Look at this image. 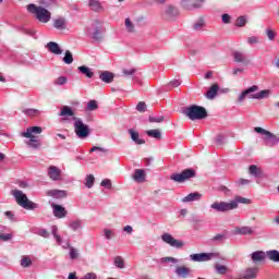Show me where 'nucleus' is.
Instances as JSON below:
<instances>
[{"label": "nucleus", "instance_id": "nucleus-25", "mask_svg": "<svg viewBox=\"0 0 279 279\" xmlns=\"http://www.w3.org/2000/svg\"><path fill=\"white\" fill-rule=\"evenodd\" d=\"M248 172L255 178H263V169L258 168L256 165L250 166Z\"/></svg>", "mask_w": 279, "mask_h": 279}, {"label": "nucleus", "instance_id": "nucleus-62", "mask_svg": "<svg viewBox=\"0 0 279 279\" xmlns=\"http://www.w3.org/2000/svg\"><path fill=\"white\" fill-rule=\"evenodd\" d=\"M123 230L124 232H126V234H132L134 232V229L132 228V226H125Z\"/></svg>", "mask_w": 279, "mask_h": 279}, {"label": "nucleus", "instance_id": "nucleus-43", "mask_svg": "<svg viewBox=\"0 0 279 279\" xmlns=\"http://www.w3.org/2000/svg\"><path fill=\"white\" fill-rule=\"evenodd\" d=\"M41 5L48 10H51V8H56V0H45L41 2Z\"/></svg>", "mask_w": 279, "mask_h": 279}, {"label": "nucleus", "instance_id": "nucleus-19", "mask_svg": "<svg viewBox=\"0 0 279 279\" xmlns=\"http://www.w3.org/2000/svg\"><path fill=\"white\" fill-rule=\"evenodd\" d=\"M128 132L133 143H135L136 145H145V140L141 138V135L138 134V132L134 131V129H130Z\"/></svg>", "mask_w": 279, "mask_h": 279}, {"label": "nucleus", "instance_id": "nucleus-54", "mask_svg": "<svg viewBox=\"0 0 279 279\" xmlns=\"http://www.w3.org/2000/svg\"><path fill=\"white\" fill-rule=\"evenodd\" d=\"M204 27V20H198L195 24H194V29L196 32H199V29H202Z\"/></svg>", "mask_w": 279, "mask_h": 279}, {"label": "nucleus", "instance_id": "nucleus-50", "mask_svg": "<svg viewBox=\"0 0 279 279\" xmlns=\"http://www.w3.org/2000/svg\"><path fill=\"white\" fill-rule=\"evenodd\" d=\"M22 267H31L32 259L29 257H24L21 259Z\"/></svg>", "mask_w": 279, "mask_h": 279}, {"label": "nucleus", "instance_id": "nucleus-55", "mask_svg": "<svg viewBox=\"0 0 279 279\" xmlns=\"http://www.w3.org/2000/svg\"><path fill=\"white\" fill-rule=\"evenodd\" d=\"M104 232H105V236H106V239H108V241H110V239H112L114 236V232H112V230L105 229Z\"/></svg>", "mask_w": 279, "mask_h": 279}, {"label": "nucleus", "instance_id": "nucleus-11", "mask_svg": "<svg viewBox=\"0 0 279 279\" xmlns=\"http://www.w3.org/2000/svg\"><path fill=\"white\" fill-rule=\"evenodd\" d=\"M34 134H43V128L40 126H31L26 129V132L21 133L23 138L36 137Z\"/></svg>", "mask_w": 279, "mask_h": 279}, {"label": "nucleus", "instance_id": "nucleus-24", "mask_svg": "<svg viewBox=\"0 0 279 279\" xmlns=\"http://www.w3.org/2000/svg\"><path fill=\"white\" fill-rule=\"evenodd\" d=\"M124 27L129 34H136V26L130 17H126L124 21Z\"/></svg>", "mask_w": 279, "mask_h": 279}, {"label": "nucleus", "instance_id": "nucleus-34", "mask_svg": "<svg viewBox=\"0 0 279 279\" xmlns=\"http://www.w3.org/2000/svg\"><path fill=\"white\" fill-rule=\"evenodd\" d=\"M29 141L26 143L28 147H33V149H38L40 147V141L36 137H27Z\"/></svg>", "mask_w": 279, "mask_h": 279}, {"label": "nucleus", "instance_id": "nucleus-52", "mask_svg": "<svg viewBox=\"0 0 279 279\" xmlns=\"http://www.w3.org/2000/svg\"><path fill=\"white\" fill-rule=\"evenodd\" d=\"M162 121H165V117H159V118H156V117H149V122L150 123H162Z\"/></svg>", "mask_w": 279, "mask_h": 279}, {"label": "nucleus", "instance_id": "nucleus-46", "mask_svg": "<svg viewBox=\"0 0 279 279\" xmlns=\"http://www.w3.org/2000/svg\"><path fill=\"white\" fill-rule=\"evenodd\" d=\"M247 23V20L245 16H240L236 19L235 25L236 27H245V24Z\"/></svg>", "mask_w": 279, "mask_h": 279}, {"label": "nucleus", "instance_id": "nucleus-45", "mask_svg": "<svg viewBox=\"0 0 279 279\" xmlns=\"http://www.w3.org/2000/svg\"><path fill=\"white\" fill-rule=\"evenodd\" d=\"M52 235L57 240L58 245H62V238L58 234V227L52 228Z\"/></svg>", "mask_w": 279, "mask_h": 279}, {"label": "nucleus", "instance_id": "nucleus-10", "mask_svg": "<svg viewBox=\"0 0 279 279\" xmlns=\"http://www.w3.org/2000/svg\"><path fill=\"white\" fill-rule=\"evenodd\" d=\"M216 256L215 253H196L190 255V258L194 263H206L207 260H213Z\"/></svg>", "mask_w": 279, "mask_h": 279}, {"label": "nucleus", "instance_id": "nucleus-15", "mask_svg": "<svg viewBox=\"0 0 279 279\" xmlns=\"http://www.w3.org/2000/svg\"><path fill=\"white\" fill-rule=\"evenodd\" d=\"M265 252L263 251H256L251 254V259L254 263V265H260L263 260H265Z\"/></svg>", "mask_w": 279, "mask_h": 279}, {"label": "nucleus", "instance_id": "nucleus-16", "mask_svg": "<svg viewBox=\"0 0 279 279\" xmlns=\"http://www.w3.org/2000/svg\"><path fill=\"white\" fill-rule=\"evenodd\" d=\"M92 27L95 29L93 33L94 40H101V23H99V21H95L92 24Z\"/></svg>", "mask_w": 279, "mask_h": 279}, {"label": "nucleus", "instance_id": "nucleus-27", "mask_svg": "<svg viewBox=\"0 0 279 279\" xmlns=\"http://www.w3.org/2000/svg\"><path fill=\"white\" fill-rule=\"evenodd\" d=\"M146 134L150 138H156L157 141H160V138H162V133L158 129L148 130L146 131Z\"/></svg>", "mask_w": 279, "mask_h": 279}, {"label": "nucleus", "instance_id": "nucleus-30", "mask_svg": "<svg viewBox=\"0 0 279 279\" xmlns=\"http://www.w3.org/2000/svg\"><path fill=\"white\" fill-rule=\"evenodd\" d=\"M53 27H56V29H66V20H64V17L54 20Z\"/></svg>", "mask_w": 279, "mask_h": 279}, {"label": "nucleus", "instance_id": "nucleus-63", "mask_svg": "<svg viewBox=\"0 0 279 279\" xmlns=\"http://www.w3.org/2000/svg\"><path fill=\"white\" fill-rule=\"evenodd\" d=\"M39 236H43L44 239H49V231L47 230L39 231Z\"/></svg>", "mask_w": 279, "mask_h": 279}, {"label": "nucleus", "instance_id": "nucleus-44", "mask_svg": "<svg viewBox=\"0 0 279 279\" xmlns=\"http://www.w3.org/2000/svg\"><path fill=\"white\" fill-rule=\"evenodd\" d=\"M70 258L72 260H75L77 258H80V253L77 252V250L73 246H70Z\"/></svg>", "mask_w": 279, "mask_h": 279}, {"label": "nucleus", "instance_id": "nucleus-4", "mask_svg": "<svg viewBox=\"0 0 279 279\" xmlns=\"http://www.w3.org/2000/svg\"><path fill=\"white\" fill-rule=\"evenodd\" d=\"M11 195H13V197H15V202L22 208H25L26 210H34L36 208V203L29 201V198H27V195H25V193H23V191L12 190Z\"/></svg>", "mask_w": 279, "mask_h": 279}, {"label": "nucleus", "instance_id": "nucleus-35", "mask_svg": "<svg viewBox=\"0 0 279 279\" xmlns=\"http://www.w3.org/2000/svg\"><path fill=\"white\" fill-rule=\"evenodd\" d=\"M113 263H114L116 267H118V269L125 268V260H123V257H121V256H116Z\"/></svg>", "mask_w": 279, "mask_h": 279}, {"label": "nucleus", "instance_id": "nucleus-1", "mask_svg": "<svg viewBox=\"0 0 279 279\" xmlns=\"http://www.w3.org/2000/svg\"><path fill=\"white\" fill-rule=\"evenodd\" d=\"M27 11L31 14H34L35 19H37L39 23H49V21H51V12H49V10H47L44 7H38L36 4H28Z\"/></svg>", "mask_w": 279, "mask_h": 279}, {"label": "nucleus", "instance_id": "nucleus-36", "mask_svg": "<svg viewBox=\"0 0 279 279\" xmlns=\"http://www.w3.org/2000/svg\"><path fill=\"white\" fill-rule=\"evenodd\" d=\"M78 71H81L83 75H86V77H93L95 75V73L90 71L88 66L85 65L78 66Z\"/></svg>", "mask_w": 279, "mask_h": 279}, {"label": "nucleus", "instance_id": "nucleus-64", "mask_svg": "<svg viewBox=\"0 0 279 279\" xmlns=\"http://www.w3.org/2000/svg\"><path fill=\"white\" fill-rule=\"evenodd\" d=\"M230 21H231V17H230V15L229 14H223L222 15V23H230Z\"/></svg>", "mask_w": 279, "mask_h": 279}, {"label": "nucleus", "instance_id": "nucleus-23", "mask_svg": "<svg viewBox=\"0 0 279 279\" xmlns=\"http://www.w3.org/2000/svg\"><path fill=\"white\" fill-rule=\"evenodd\" d=\"M88 7L93 12H104V5H101L99 0H89Z\"/></svg>", "mask_w": 279, "mask_h": 279}, {"label": "nucleus", "instance_id": "nucleus-49", "mask_svg": "<svg viewBox=\"0 0 279 279\" xmlns=\"http://www.w3.org/2000/svg\"><path fill=\"white\" fill-rule=\"evenodd\" d=\"M138 112H145L147 110V105L143 101H140L136 106Z\"/></svg>", "mask_w": 279, "mask_h": 279}, {"label": "nucleus", "instance_id": "nucleus-47", "mask_svg": "<svg viewBox=\"0 0 279 279\" xmlns=\"http://www.w3.org/2000/svg\"><path fill=\"white\" fill-rule=\"evenodd\" d=\"M215 267H216L217 274L223 275V274L228 272V267H226L223 265L217 264Z\"/></svg>", "mask_w": 279, "mask_h": 279}, {"label": "nucleus", "instance_id": "nucleus-5", "mask_svg": "<svg viewBox=\"0 0 279 279\" xmlns=\"http://www.w3.org/2000/svg\"><path fill=\"white\" fill-rule=\"evenodd\" d=\"M74 132L78 138H88L90 129L80 118H74Z\"/></svg>", "mask_w": 279, "mask_h": 279}, {"label": "nucleus", "instance_id": "nucleus-37", "mask_svg": "<svg viewBox=\"0 0 279 279\" xmlns=\"http://www.w3.org/2000/svg\"><path fill=\"white\" fill-rule=\"evenodd\" d=\"M22 112L27 117H38L40 114L38 109H23Z\"/></svg>", "mask_w": 279, "mask_h": 279}, {"label": "nucleus", "instance_id": "nucleus-56", "mask_svg": "<svg viewBox=\"0 0 279 279\" xmlns=\"http://www.w3.org/2000/svg\"><path fill=\"white\" fill-rule=\"evenodd\" d=\"M100 185L106 186L107 189H112V182L109 179L102 180Z\"/></svg>", "mask_w": 279, "mask_h": 279}, {"label": "nucleus", "instance_id": "nucleus-12", "mask_svg": "<svg viewBox=\"0 0 279 279\" xmlns=\"http://www.w3.org/2000/svg\"><path fill=\"white\" fill-rule=\"evenodd\" d=\"M60 175H62V171L58 167L50 166L48 168V177L50 180L58 181L60 180Z\"/></svg>", "mask_w": 279, "mask_h": 279}, {"label": "nucleus", "instance_id": "nucleus-14", "mask_svg": "<svg viewBox=\"0 0 279 279\" xmlns=\"http://www.w3.org/2000/svg\"><path fill=\"white\" fill-rule=\"evenodd\" d=\"M53 215L58 219H64L66 217V209L62 205L52 204Z\"/></svg>", "mask_w": 279, "mask_h": 279}, {"label": "nucleus", "instance_id": "nucleus-21", "mask_svg": "<svg viewBox=\"0 0 279 279\" xmlns=\"http://www.w3.org/2000/svg\"><path fill=\"white\" fill-rule=\"evenodd\" d=\"M47 49L50 51V53H54V56L62 54V49H60V46L56 41L48 43Z\"/></svg>", "mask_w": 279, "mask_h": 279}, {"label": "nucleus", "instance_id": "nucleus-51", "mask_svg": "<svg viewBox=\"0 0 279 279\" xmlns=\"http://www.w3.org/2000/svg\"><path fill=\"white\" fill-rule=\"evenodd\" d=\"M70 228H72V230H80V228H82V221H80V220H76V221H74V222H72L71 225H70Z\"/></svg>", "mask_w": 279, "mask_h": 279}, {"label": "nucleus", "instance_id": "nucleus-39", "mask_svg": "<svg viewBox=\"0 0 279 279\" xmlns=\"http://www.w3.org/2000/svg\"><path fill=\"white\" fill-rule=\"evenodd\" d=\"M97 108H99V105L97 104V100H89L87 102L86 110H88L89 112H93V110H97Z\"/></svg>", "mask_w": 279, "mask_h": 279}, {"label": "nucleus", "instance_id": "nucleus-3", "mask_svg": "<svg viewBox=\"0 0 279 279\" xmlns=\"http://www.w3.org/2000/svg\"><path fill=\"white\" fill-rule=\"evenodd\" d=\"M185 114L191 121H202L208 117V111L202 106L193 105L185 109Z\"/></svg>", "mask_w": 279, "mask_h": 279}, {"label": "nucleus", "instance_id": "nucleus-18", "mask_svg": "<svg viewBox=\"0 0 279 279\" xmlns=\"http://www.w3.org/2000/svg\"><path fill=\"white\" fill-rule=\"evenodd\" d=\"M175 274L179 276V278H189L191 275V268L186 266H177Z\"/></svg>", "mask_w": 279, "mask_h": 279}, {"label": "nucleus", "instance_id": "nucleus-61", "mask_svg": "<svg viewBox=\"0 0 279 279\" xmlns=\"http://www.w3.org/2000/svg\"><path fill=\"white\" fill-rule=\"evenodd\" d=\"M247 43H248L250 45H256V44H258V38H257V37H254V36L248 37V38H247Z\"/></svg>", "mask_w": 279, "mask_h": 279}, {"label": "nucleus", "instance_id": "nucleus-33", "mask_svg": "<svg viewBox=\"0 0 279 279\" xmlns=\"http://www.w3.org/2000/svg\"><path fill=\"white\" fill-rule=\"evenodd\" d=\"M235 234H254V231L250 227H242V228H236L234 230Z\"/></svg>", "mask_w": 279, "mask_h": 279}, {"label": "nucleus", "instance_id": "nucleus-53", "mask_svg": "<svg viewBox=\"0 0 279 279\" xmlns=\"http://www.w3.org/2000/svg\"><path fill=\"white\" fill-rule=\"evenodd\" d=\"M160 263L165 264V263H178V258L174 257H162L160 259Z\"/></svg>", "mask_w": 279, "mask_h": 279}, {"label": "nucleus", "instance_id": "nucleus-7", "mask_svg": "<svg viewBox=\"0 0 279 279\" xmlns=\"http://www.w3.org/2000/svg\"><path fill=\"white\" fill-rule=\"evenodd\" d=\"M210 208H213L214 210H217L218 213H228L236 208V202H232V201H230L229 203L216 202L210 205Z\"/></svg>", "mask_w": 279, "mask_h": 279}, {"label": "nucleus", "instance_id": "nucleus-40", "mask_svg": "<svg viewBox=\"0 0 279 279\" xmlns=\"http://www.w3.org/2000/svg\"><path fill=\"white\" fill-rule=\"evenodd\" d=\"M63 62L65 64H73V53H71L69 50L65 51V56L63 58Z\"/></svg>", "mask_w": 279, "mask_h": 279}, {"label": "nucleus", "instance_id": "nucleus-20", "mask_svg": "<svg viewBox=\"0 0 279 279\" xmlns=\"http://www.w3.org/2000/svg\"><path fill=\"white\" fill-rule=\"evenodd\" d=\"M99 77L101 82H105V84H112V82H114V74L109 71H104L100 73Z\"/></svg>", "mask_w": 279, "mask_h": 279}, {"label": "nucleus", "instance_id": "nucleus-32", "mask_svg": "<svg viewBox=\"0 0 279 279\" xmlns=\"http://www.w3.org/2000/svg\"><path fill=\"white\" fill-rule=\"evenodd\" d=\"M73 114H75V112H73V109H71V107L63 106L61 112L59 113V117H73Z\"/></svg>", "mask_w": 279, "mask_h": 279}, {"label": "nucleus", "instance_id": "nucleus-6", "mask_svg": "<svg viewBox=\"0 0 279 279\" xmlns=\"http://www.w3.org/2000/svg\"><path fill=\"white\" fill-rule=\"evenodd\" d=\"M191 178H195V170L193 169H185L181 173H173L170 175V180L179 182L180 184L186 182V180H191Z\"/></svg>", "mask_w": 279, "mask_h": 279}, {"label": "nucleus", "instance_id": "nucleus-57", "mask_svg": "<svg viewBox=\"0 0 279 279\" xmlns=\"http://www.w3.org/2000/svg\"><path fill=\"white\" fill-rule=\"evenodd\" d=\"M266 34L270 40H276V32L274 29H267Z\"/></svg>", "mask_w": 279, "mask_h": 279}, {"label": "nucleus", "instance_id": "nucleus-8", "mask_svg": "<svg viewBox=\"0 0 279 279\" xmlns=\"http://www.w3.org/2000/svg\"><path fill=\"white\" fill-rule=\"evenodd\" d=\"M161 241L167 243V245H170V247H175L177 250L184 247V242L177 240L173 238V235H171V233H163L161 235Z\"/></svg>", "mask_w": 279, "mask_h": 279}, {"label": "nucleus", "instance_id": "nucleus-58", "mask_svg": "<svg viewBox=\"0 0 279 279\" xmlns=\"http://www.w3.org/2000/svg\"><path fill=\"white\" fill-rule=\"evenodd\" d=\"M12 239V233L3 234L0 232V241H10Z\"/></svg>", "mask_w": 279, "mask_h": 279}, {"label": "nucleus", "instance_id": "nucleus-9", "mask_svg": "<svg viewBox=\"0 0 279 279\" xmlns=\"http://www.w3.org/2000/svg\"><path fill=\"white\" fill-rule=\"evenodd\" d=\"M254 131L257 133V134H262L264 137V141H269L272 145H276L277 143H279V137L278 135L260 128V126H257L254 129Z\"/></svg>", "mask_w": 279, "mask_h": 279}, {"label": "nucleus", "instance_id": "nucleus-22", "mask_svg": "<svg viewBox=\"0 0 279 279\" xmlns=\"http://www.w3.org/2000/svg\"><path fill=\"white\" fill-rule=\"evenodd\" d=\"M217 93H219V85L213 84L209 90H207V93L205 94V97L207 99H214L215 97H217Z\"/></svg>", "mask_w": 279, "mask_h": 279}, {"label": "nucleus", "instance_id": "nucleus-2", "mask_svg": "<svg viewBox=\"0 0 279 279\" xmlns=\"http://www.w3.org/2000/svg\"><path fill=\"white\" fill-rule=\"evenodd\" d=\"M256 90H258L257 85H253L248 87L247 89L241 93V95L239 96V101H243V99H245L247 95H248V99H267V97H269V93H270L269 89H264V90H260L259 93H256ZM252 93H256V94H252Z\"/></svg>", "mask_w": 279, "mask_h": 279}, {"label": "nucleus", "instance_id": "nucleus-13", "mask_svg": "<svg viewBox=\"0 0 279 279\" xmlns=\"http://www.w3.org/2000/svg\"><path fill=\"white\" fill-rule=\"evenodd\" d=\"M233 60L234 62L244 64V66H247V64H250V59H247V57L240 51H234L233 52Z\"/></svg>", "mask_w": 279, "mask_h": 279}, {"label": "nucleus", "instance_id": "nucleus-17", "mask_svg": "<svg viewBox=\"0 0 279 279\" xmlns=\"http://www.w3.org/2000/svg\"><path fill=\"white\" fill-rule=\"evenodd\" d=\"M48 197H54V199H64L66 197V191L50 190L47 192Z\"/></svg>", "mask_w": 279, "mask_h": 279}, {"label": "nucleus", "instance_id": "nucleus-42", "mask_svg": "<svg viewBox=\"0 0 279 279\" xmlns=\"http://www.w3.org/2000/svg\"><path fill=\"white\" fill-rule=\"evenodd\" d=\"M232 202H235L236 208H239V204H250V199L241 196H236Z\"/></svg>", "mask_w": 279, "mask_h": 279}, {"label": "nucleus", "instance_id": "nucleus-28", "mask_svg": "<svg viewBox=\"0 0 279 279\" xmlns=\"http://www.w3.org/2000/svg\"><path fill=\"white\" fill-rule=\"evenodd\" d=\"M198 199H202V194H199V192H194L185 196L183 202H198Z\"/></svg>", "mask_w": 279, "mask_h": 279}, {"label": "nucleus", "instance_id": "nucleus-41", "mask_svg": "<svg viewBox=\"0 0 279 279\" xmlns=\"http://www.w3.org/2000/svg\"><path fill=\"white\" fill-rule=\"evenodd\" d=\"M134 73H136V69L131 68V69H123L122 70V75L124 77H132V75H134Z\"/></svg>", "mask_w": 279, "mask_h": 279}, {"label": "nucleus", "instance_id": "nucleus-26", "mask_svg": "<svg viewBox=\"0 0 279 279\" xmlns=\"http://www.w3.org/2000/svg\"><path fill=\"white\" fill-rule=\"evenodd\" d=\"M133 180L135 182H145V170L136 169L133 174Z\"/></svg>", "mask_w": 279, "mask_h": 279}, {"label": "nucleus", "instance_id": "nucleus-60", "mask_svg": "<svg viewBox=\"0 0 279 279\" xmlns=\"http://www.w3.org/2000/svg\"><path fill=\"white\" fill-rule=\"evenodd\" d=\"M222 239H226V234L218 233L213 238V241H222Z\"/></svg>", "mask_w": 279, "mask_h": 279}, {"label": "nucleus", "instance_id": "nucleus-59", "mask_svg": "<svg viewBox=\"0 0 279 279\" xmlns=\"http://www.w3.org/2000/svg\"><path fill=\"white\" fill-rule=\"evenodd\" d=\"M82 279H97V275L95 272H88Z\"/></svg>", "mask_w": 279, "mask_h": 279}, {"label": "nucleus", "instance_id": "nucleus-29", "mask_svg": "<svg viewBox=\"0 0 279 279\" xmlns=\"http://www.w3.org/2000/svg\"><path fill=\"white\" fill-rule=\"evenodd\" d=\"M165 14L168 16V19H173L174 16H178V9L173 5H168Z\"/></svg>", "mask_w": 279, "mask_h": 279}, {"label": "nucleus", "instance_id": "nucleus-31", "mask_svg": "<svg viewBox=\"0 0 279 279\" xmlns=\"http://www.w3.org/2000/svg\"><path fill=\"white\" fill-rule=\"evenodd\" d=\"M266 256H268L269 260H272L274 263H279V252L276 250L268 251L266 253Z\"/></svg>", "mask_w": 279, "mask_h": 279}, {"label": "nucleus", "instance_id": "nucleus-48", "mask_svg": "<svg viewBox=\"0 0 279 279\" xmlns=\"http://www.w3.org/2000/svg\"><path fill=\"white\" fill-rule=\"evenodd\" d=\"M68 82V78L66 76H59L56 81H54V84L57 86H63V84H66Z\"/></svg>", "mask_w": 279, "mask_h": 279}, {"label": "nucleus", "instance_id": "nucleus-38", "mask_svg": "<svg viewBox=\"0 0 279 279\" xmlns=\"http://www.w3.org/2000/svg\"><path fill=\"white\" fill-rule=\"evenodd\" d=\"M94 184H95V175L93 174L87 175L85 179V186H87V189H93Z\"/></svg>", "mask_w": 279, "mask_h": 279}]
</instances>
